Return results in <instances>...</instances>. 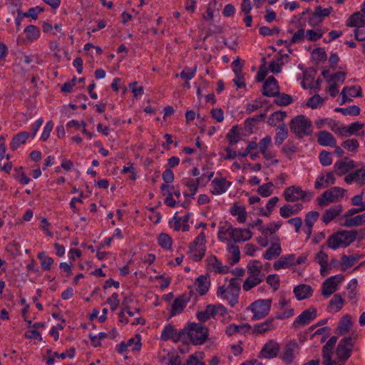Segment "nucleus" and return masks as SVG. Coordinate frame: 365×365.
I'll return each instance as SVG.
<instances>
[{
	"label": "nucleus",
	"instance_id": "1",
	"mask_svg": "<svg viewBox=\"0 0 365 365\" xmlns=\"http://www.w3.org/2000/svg\"><path fill=\"white\" fill-rule=\"evenodd\" d=\"M248 277L242 284L245 292H248L259 284L264 279V274L262 272V264L259 260H252L247 265Z\"/></svg>",
	"mask_w": 365,
	"mask_h": 365
},
{
	"label": "nucleus",
	"instance_id": "2",
	"mask_svg": "<svg viewBox=\"0 0 365 365\" xmlns=\"http://www.w3.org/2000/svg\"><path fill=\"white\" fill-rule=\"evenodd\" d=\"M358 235L356 230H341L330 235L327 240L328 247L336 250L339 247H346L355 241Z\"/></svg>",
	"mask_w": 365,
	"mask_h": 365
},
{
	"label": "nucleus",
	"instance_id": "3",
	"mask_svg": "<svg viewBox=\"0 0 365 365\" xmlns=\"http://www.w3.org/2000/svg\"><path fill=\"white\" fill-rule=\"evenodd\" d=\"M289 128L291 132L299 138L309 135L312 133V123L304 115H299L292 118L289 123Z\"/></svg>",
	"mask_w": 365,
	"mask_h": 365
},
{
	"label": "nucleus",
	"instance_id": "4",
	"mask_svg": "<svg viewBox=\"0 0 365 365\" xmlns=\"http://www.w3.org/2000/svg\"><path fill=\"white\" fill-rule=\"evenodd\" d=\"M346 192V190L338 186L328 189L317 198L318 205L325 207L331 203L338 202L344 198Z\"/></svg>",
	"mask_w": 365,
	"mask_h": 365
},
{
	"label": "nucleus",
	"instance_id": "5",
	"mask_svg": "<svg viewBox=\"0 0 365 365\" xmlns=\"http://www.w3.org/2000/svg\"><path fill=\"white\" fill-rule=\"evenodd\" d=\"M206 237L203 232H201L189 245V252L191 258L195 262L200 261L205 256L206 251Z\"/></svg>",
	"mask_w": 365,
	"mask_h": 365
},
{
	"label": "nucleus",
	"instance_id": "6",
	"mask_svg": "<svg viewBox=\"0 0 365 365\" xmlns=\"http://www.w3.org/2000/svg\"><path fill=\"white\" fill-rule=\"evenodd\" d=\"M272 299H258L252 302L247 309L253 313L252 319L259 320L267 316L270 312Z\"/></svg>",
	"mask_w": 365,
	"mask_h": 365
},
{
	"label": "nucleus",
	"instance_id": "7",
	"mask_svg": "<svg viewBox=\"0 0 365 365\" xmlns=\"http://www.w3.org/2000/svg\"><path fill=\"white\" fill-rule=\"evenodd\" d=\"M187 336L193 344H202L208 336V329L200 324L192 323L187 328Z\"/></svg>",
	"mask_w": 365,
	"mask_h": 365
},
{
	"label": "nucleus",
	"instance_id": "8",
	"mask_svg": "<svg viewBox=\"0 0 365 365\" xmlns=\"http://www.w3.org/2000/svg\"><path fill=\"white\" fill-rule=\"evenodd\" d=\"M227 314V310L224 306L221 304H210L207 305L204 310L197 312V318L200 322H205L212 317H216L217 316L224 317Z\"/></svg>",
	"mask_w": 365,
	"mask_h": 365
},
{
	"label": "nucleus",
	"instance_id": "9",
	"mask_svg": "<svg viewBox=\"0 0 365 365\" xmlns=\"http://www.w3.org/2000/svg\"><path fill=\"white\" fill-rule=\"evenodd\" d=\"M284 199L287 202H294L299 200L309 201L312 195H308L306 191L302 190L299 186H290L284 189L283 192Z\"/></svg>",
	"mask_w": 365,
	"mask_h": 365
},
{
	"label": "nucleus",
	"instance_id": "10",
	"mask_svg": "<svg viewBox=\"0 0 365 365\" xmlns=\"http://www.w3.org/2000/svg\"><path fill=\"white\" fill-rule=\"evenodd\" d=\"M344 276L341 274L331 276L327 278L322 285V294L327 298L334 293L339 288V285L343 282Z\"/></svg>",
	"mask_w": 365,
	"mask_h": 365
},
{
	"label": "nucleus",
	"instance_id": "11",
	"mask_svg": "<svg viewBox=\"0 0 365 365\" xmlns=\"http://www.w3.org/2000/svg\"><path fill=\"white\" fill-rule=\"evenodd\" d=\"M352 347L353 343L350 336L341 339L336 350V354L339 359L343 361H346L351 354Z\"/></svg>",
	"mask_w": 365,
	"mask_h": 365
},
{
	"label": "nucleus",
	"instance_id": "12",
	"mask_svg": "<svg viewBox=\"0 0 365 365\" xmlns=\"http://www.w3.org/2000/svg\"><path fill=\"white\" fill-rule=\"evenodd\" d=\"M278 325L277 317H269L263 322L255 324L251 329L253 334H264L276 329Z\"/></svg>",
	"mask_w": 365,
	"mask_h": 365
},
{
	"label": "nucleus",
	"instance_id": "13",
	"mask_svg": "<svg viewBox=\"0 0 365 365\" xmlns=\"http://www.w3.org/2000/svg\"><path fill=\"white\" fill-rule=\"evenodd\" d=\"M231 185L232 182L226 178H215L211 182L210 191L214 195H221L225 193Z\"/></svg>",
	"mask_w": 365,
	"mask_h": 365
},
{
	"label": "nucleus",
	"instance_id": "14",
	"mask_svg": "<svg viewBox=\"0 0 365 365\" xmlns=\"http://www.w3.org/2000/svg\"><path fill=\"white\" fill-rule=\"evenodd\" d=\"M317 317V310L314 307H310L303 311L294 321L293 326L295 328L304 326Z\"/></svg>",
	"mask_w": 365,
	"mask_h": 365
},
{
	"label": "nucleus",
	"instance_id": "15",
	"mask_svg": "<svg viewBox=\"0 0 365 365\" xmlns=\"http://www.w3.org/2000/svg\"><path fill=\"white\" fill-rule=\"evenodd\" d=\"M279 351V344L274 340H269L263 346L258 357L260 359H272L277 356Z\"/></svg>",
	"mask_w": 365,
	"mask_h": 365
},
{
	"label": "nucleus",
	"instance_id": "16",
	"mask_svg": "<svg viewBox=\"0 0 365 365\" xmlns=\"http://www.w3.org/2000/svg\"><path fill=\"white\" fill-rule=\"evenodd\" d=\"M217 296L222 299L227 300L231 307H234L238 302L239 294L225 285L218 288Z\"/></svg>",
	"mask_w": 365,
	"mask_h": 365
},
{
	"label": "nucleus",
	"instance_id": "17",
	"mask_svg": "<svg viewBox=\"0 0 365 365\" xmlns=\"http://www.w3.org/2000/svg\"><path fill=\"white\" fill-rule=\"evenodd\" d=\"M191 292L189 294H182L177 297L171 305L170 316L173 317L180 314L186 307L187 302L190 300Z\"/></svg>",
	"mask_w": 365,
	"mask_h": 365
},
{
	"label": "nucleus",
	"instance_id": "18",
	"mask_svg": "<svg viewBox=\"0 0 365 365\" xmlns=\"http://www.w3.org/2000/svg\"><path fill=\"white\" fill-rule=\"evenodd\" d=\"M252 235L249 229L232 227L230 240L235 243H241L250 240Z\"/></svg>",
	"mask_w": 365,
	"mask_h": 365
},
{
	"label": "nucleus",
	"instance_id": "19",
	"mask_svg": "<svg viewBox=\"0 0 365 365\" xmlns=\"http://www.w3.org/2000/svg\"><path fill=\"white\" fill-rule=\"evenodd\" d=\"M279 93V87L276 78L273 76H269L264 81L262 88V94L265 96L273 97L276 96Z\"/></svg>",
	"mask_w": 365,
	"mask_h": 365
},
{
	"label": "nucleus",
	"instance_id": "20",
	"mask_svg": "<svg viewBox=\"0 0 365 365\" xmlns=\"http://www.w3.org/2000/svg\"><path fill=\"white\" fill-rule=\"evenodd\" d=\"M347 184L356 183L359 187L365 185V168H361L355 171L349 173L344 178Z\"/></svg>",
	"mask_w": 365,
	"mask_h": 365
},
{
	"label": "nucleus",
	"instance_id": "21",
	"mask_svg": "<svg viewBox=\"0 0 365 365\" xmlns=\"http://www.w3.org/2000/svg\"><path fill=\"white\" fill-rule=\"evenodd\" d=\"M336 182L334 175L331 172H327L319 175L314 182V188L320 190L334 185Z\"/></svg>",
	"mask_w": 365,
	"mask_h": 365
},
{
	"label": "nucleus",
	"instance_id": "22",
	"mask_svg": "<svg viewBox=\"0 0 365 365\" xmlns=\"http://www.w3.org/2000/svg\"><path fill=\"white\" fill-rule=\"evenodd\" d=\"M356 165L355 162L352 160L344 159L341 160L336 161L334 165V170L335 173L341 176L355 168Z\"/></svg>",
	"mask_w": 365,
	"mask_h": 365
},
{
	"label": "nucleus",
	"instance_id": "23",
	"mask_svg": "<svg viewBox=\"0 0 365 365\" xmlns=\"http://www.w3.org/2000/svg\"><path fill=\"white\" fill-rule=\"evenodd\" d=\"M337 341V337L335 336H331L323 346L322 355L324 358V365H334V362L331 360L332 349L336 345Z\"/></svg>",
	"mask_w": 365,
	"mask_h": 365
},
{
	"label": "nucleus",
	"instance_id": "24",
	"mask_svg": "<svg viewBox=\"0 0 365 365\" xmlns=\"http://www.w3.org/2000/svg\"><path fill=\"white\" fill-rule=\"evenodd\" d=\"M342 102L341 105L346 102L352 101L351 98L361 96V89L359 86H354L350 87H344L341 91Z\"/></svg>",
	"mask_w": 365,
	"mask_h": 365
},
{
	"label": "nucleus",
	"instance_id": "25",
	"mask_svg": "<svg viewBox=\"0 0 365 365\" xmlns=\"http://www.w3.org/2000/svg\"><path fill=\"white\" fill-rule=\"evenodd\" d=\"M207 265L209 269L215 273L227 274L230 271L229 267L223 265L215 256H211L207 259Z\"/></svg>",
	"mask_w": 365,
	"mask_h": 365
},
{
	"label": "nucleus",
	"instance_id": "26",
	"mask_svg": "<svg viewBox=\"0 0 365 365\" xmlns=\"http://www.w3.org/2000/svg\"><path fill=\"white\" fill-rule=\"evenodd\" d=\"M251 328V326L247 323L230 324L226 327L225 331L228 336H232L236 334H245L249 332Z\"/></svg>",
	"mask_w": 365,
	"mask_h": 365
},
{
	"label": "nucleus",
	"instance_id": "27",
	"mask_svg": "<svg viewBox=\"0 0 365 365\" xmlns=\"http://www.w3.org/2000/svg\"><path fill=\"white\" fill-rule=\"evenodd\" d=\"M343 207L341 205H336L327 209L322 216V221L326 225L329 224L338 217L341 213Z\"/></svg>",
	"mask_w": 365,
	"mask_h": 365
},
{
	"label": "nucleus",
	"instance_id": "28",
	"mask_svg": "<svg viewBox=\"0 0 365 365\" xmlns=\"http://www.w3.org/2000/svg\"><path fill=\"white\" fill-rule=\"evenodd\" d=\"M293 292L295 297L301 301L310 297L313 294V289L308 284H299L294 287Z\"/></svg>",
	"mask_w": 365,
	"mask_h": 365
},
{
	"label": "nucleus",
	"instance_id": "29",
	"mask_svg": "<svg viewBox=\"0 0 365 365\" xmlns=\"http://www.w3.org/2000/svg\"><path fill=\"white\" fill-rule=\"evenodd\" d=\"M295 255L289 254L282 256L278 260L275 261L273 264V267L275 270L280 269H286L294 264Z\"/></svg>",
	"mask_w": 365,
	"mask_h": 365
},
{
	"label": "nucleus",
	"instance_id": "30",
	"mask_svg": "<svg viewBox=\"0 0 365 365\" xmlns=\"http://www.w3.org/2000/svg\"><path fill=\"white\" fill-rule=\"evenodd\" d=\"M210 285V281L207 275H200L195 282L196 290L200 295H204L208 292Z\"/></svg>",
	"mask_w": 365,
	"mask_h": 365
},
{
	"label": "nucleus",
	"instance_id": "31",
	"mask_svg": "<svg viewBox=\"0 0 365 365\" xmlns=\"http://www.w3.org/2000/svg\"><path fill=\"white\" fill-rule=\"evenodd\" d=\"M336 139L329 132L322 130L317 134V143L322 146L336 147Z\"/></svg>",
	"mask_w": 365,
	"mask_h": 365
},
{
	"label": "nucleus",
	"instance_id": "32",
	"mask_svg": "<svg viewBox=\"0 0 365 365\" xmlns=\"http://www.w3.org/2000/svg\"><path fill=\"white\" fill-rule=\"evenodd\" d=\"M180 334L178 333L177 329L171 324H167L161 331V339L163 341L173 340L177 341L180 339Z\"/></svg>",
	"mask_w": 365,
	"mask_h": 365
},
{
	"label": "nucleus",
	"instance_id": "33",
	"mask_svg": "<svg viewBox=\"0 0 365 365\" xmlns=\"http://www.w3.org/2000/svg\"><path fill=\"white\" fill-rule=\"evenodd\" d=\"M364 127V124L359 122H354L349 124L347 126L344 125L343 129V135L342 137H348L351 135H359L364 136V132L362 131L361 134H359L358 132Z\"/></svg>",
	"mask_w": 365,
	"mask_h": 365
},
{
	"label": "nucleus",
	"instance_id": "34",
	"mask_svg": "<svg viewBox=\"0 0 365 365\" xmlns=\"http://www.w3.org/2000/svg\"><path fill=\"white\" fill-rule=\"evenodd\" d=\"M230 212L232 216H237V220L240 224L244 223L247 220V213L245 206L234 203L230 209Z\"/></svg>",
	"mask_w": 365,
	"mask_h": 365
},
{
	"label": "nucleus",
	"instance_id": "35",
	"mask_svg": "<svg viewBox=\"0 0 365 365\" xmlns=\"http://www.w3.org/2000/svg\"><path fill=\"white\" fill-rule=\"evenodd\" d=\"M182 182L183 183V185L187 187L190 191V195L184 193V195L190 196V197L194 198L195 195H196L198 190L199 185L201 183L200 178H197L194 180L190 178H185L182 179Z\"/></svg>",
	"mask_w": 365,
	"mask_h": 365
},
{
	"label": "nucleus",
	"instance_id": "36",
	"mask_svg": "<svg viewBox=\"0 0 365 365\" xmlns=\"http://www.w3.org/2000/svg\"><path fill=\"white\" fill-rule=\"evenodd\" d=\"M346 25L351 27L361 28L365 25V14L356 12L349 19Z\"/></svg>",
	"mask_w": 365,
	"mask_h": 365
},
{
	"label": "nucleus",
	"instance_id": "37",
	"mask_svg": "<svg viewBox=\"0 0 365 365\" xmlns=\"http://www.w3.org/2000/svg\"><path fill=\"white\" fill-rule=\"evenodd\" d=\"M352 327L351 317L349 314L344 315L337 326V334L344 335L347 334Z\"/></svg>",
	"mask_w": 365,
	"mask_h": 365
},
{
	"label": "nucleus",
	"instance_id": "38",
	"mask_svg": "<svg viewBox=\"0 0 365 365\" xmlns=\"http://www.w3.org/2000/svg\"><path fill=\"white\" fill-rule=\"evenodd\" d=\"M29 137V133L27 131H22L16 135H15L10 143V148L11 150H15L18 148H19L21 145L24 144L28 138Z\"/></svg>",
	"mask_w": 365,
	"mask_h": 365
},
{
	"label": "nucleus",
	"instance_id": "39",
	"mask_svg": "<svg viewBox=\"0 0 365 365\" xmlns=\"http://www.w3.org/2000/svg\"><path fill=\"white\" fill-rule=\"evenodd\" d=\"M282 253V247L279 243H272L271 246L263 253V258L271 260L278 257Z\"/></svg>",
	"mask_w": 365,
	"mask_h": 365
},
{
	"label": "nucleus",
	"instance_id": "40",
	"mask_svg": "<svg viewBox=\"0 0 365 365\" xmlns=\"http://www.w3.org/2000/svg\"><path fill=\"white\" fill-rule=\"evenodd\" d=\"M303 208L302 205H296L292 206L291 205H284L279 209V214L283 218H287L291 215L297 214Z\"/></svg>",
	"mask_w": 365,
	"mask_h": 365
},
{
	"label": "nucleus",
	"instance_id": "41",
	"mask_svg": "<svg viewBox=\"0 0 365 365\" xmlns=\"http://www.w3.org/2000/svg\"><path fill=\"white\" fill-rule=\"evenodd\" d=\"M365 225V212L345 219L343 225L346 227H359Z\"/></svg>",
	"mask_w": 365,
	"mask_h": 365
},
{
	"label": "nucleus",
	"instance_id": "42",
	"mask_svg": "<svg viewBox=\"0 0 365 365\" xmlns=\"http://www.w3.org/2000/svg\"><path fill=\"white\" fill-rule=\"evenodd\" d=\"M232 229V225L230 223H225L223 225H220L217 232L219 240L221 242L229 241L231 237Z\"/></svg>",
	"mask_w": 365,
	"mask_h": 365
},
{
	"label": "nucleus",
	"instance_id": "43",
	"mask_svg": "<svg viewBox=\"0 0 365 365\" xmlns=\"http://www.w3.org/2000/svg\"><path fill=\"white\" fill-rule=\"evenodd\" d=\"M288 136V130L285 124L279 125L276 129V135L274 137V143L279 146L287 139Z\"/></svg>",
	"mask_w": 365,
	"mask_h": 365
},
{
	"label": "nucleus",
	"instance_id": "44",
	"mask_svg": "<svg viewBox=\"0 0 365 365\" xmlns=\"http://www.w3.org/2000/svg\"><path fill=\"white\" fill-rule=\"evenodd\" d=\"M227 251L230 254V261L232 264H237L240 259V251L238 246L229 243L227 245Z\"/></svg>",
	"mask_w": 365,
	"mask_h": 365
},
{
	"label": "nucleus",
	"instance_id": "45",
	"mask_svg": "<svg viewBox=\"0 0 365 365\" xmlns=\"http://www.w3.org/2000/svg\"><path fill=\"white\" fill-rule=\"evenodd\" d=\"M240 130V128L238 125H234L227 133L226 138L227 139L230 145L233 146L239 142Z\"/></svg>",
	"mask_w": 365,
	"mask_h": 365
},
{
	"label": "nucleus",
	"instance_id": "46",
	"mask_svg": "<svg viewBox=\"0 0 365 365\" xmlns=\"http://www.w3.org/2000/svg\"><path fill=\"white\" fill-rule=\"evenodd\" d=\"M282 222L280 221L271 222L266 227H259V230L264 235L274 234L281 227Z\"/></svg>",
	"mask_w": 365,
	"mask_h": 365
},
{
	"label": "nucleus",
	"instance_id": "47",
	"mask_svg": "<svg viewBox=\"0 0 365 365\" xmlns=\"http://www.w3.org/2000/svg\"><path fill=\"white\" fill-rule=\"evenodd\" d=\"M24 32L26 34V38L30 41H34L37 40L40 36V29L34 26L29 25L24 29Z\"/></svg>",
	"mask_w": 365,
	"mask_h": 365
},
{
	"label": "nucleus",
	"instance_id": "48",
	"mask_svg": "<svg viewBox=\"0 0 365 365\" xmlns=\"http://www.w3.org/2000/svg\"><path fill=\"white\" fill-rule=\"evenodd\" d=\"M344 301L339 294H334L329 302V307L331 310L337 312L340 311L344 305Z\"/></svg>",
	"mask_w": 365,
	"mask_h": 365
},
{
	"label": "nucleus",
	"instance_id": "49",
	"mask_svg": "<svg viewBox=\"0 0 365 365\" xmlns=\"http://www.w3.org/2000/svg\"><path fill=\"white\" fill-rule=\"evenodd\" d=\"M37 257L41 260V266L43 270L48 271L51 269L54 262L52 257L47 256L44 252H39Z\"/></svg>",
	"mask_w": 365,
	"mask_h": 365
},
{
	"label": "nucleus",
	"instance_id": "50",
	"mask_svg": "<svg viewBox=\"0 0 365 365\" xmlns=\"http://www.w3.org/2000/svg\"><path fill=\"white\" fill-rule=\"evenodd\" d=\"M324 104V98L318 94H315L308 99L306 105L312 109H317L322 107Z\"/></svg>",
	"mask_w": 365,
	"mask_h": 365
},
{
	"label": "nucleus",
	"instance_id": "51",
	"mask_svg": "<svg viewBox=\"0 0 365 365\" xmlns=\"http://www.w3.org/2000/svg\"><path fill=\"white\" fill-rule=\"evenodd\" d=\"M159 245L165 250H170L172 247V238L166 233H161L158 237Z\"/></svg>",
	"mask_w": 365,
	"mask_h": 365
},
{
	"label": "nucleus",
	"instance_id": "52",
	"mask_svg": "<svg viewBox=\"0 0 365 365\" xmlns=\"http://www.w3.org/2000/svg\"><path fill=\"white\" fill-rule=\"evenodd\" d=\"M203 353H195L191 354L183 365H206L202 361Z\"/></svg>",
	"mask_w": 365,
	"mask_h": 365
},
{
	"label": "nucleus",
	"instance_id": "53",
	"mask_svg": "<svg viewBox=\"0 0 365 365\" xmlns=\"http://www.w3.org/2000/svg\"><path fill=\"white\" fill-rule=\"evenodd\" d=\"M274 99V103L279 106H286L291 104L293 101L292 97L287 93L277 94Z\"/></svg>",
	"mask_w": 365,
	"mask_h": 365
},
{
	"label": "nucleus",
	"instance_id": "54",
	"mask_svg": "<svg viewBox=\"0 0 365 365\" xmlns=\"http://www.w3.org/2000/svg\"><path fill=\"white\" fill-rule=\"evenodd\" d=\"M287 116V114L285 111H276L271 115L268 122L270 125L274 126L277 123L283 121Z\"/></svg>",
	"mask_w": 365,
	"mask_h": 365
},
{
	"label": "nucleus",
	"instance_id": "55",
	"mask_svg": "<svg viewBox=\"0 0 365 365\" xmlns=\"http://www.w3.org/2000/svg\"><path fill=\"white\" fill-rule=\"evenodd\" d=\"M359 259L356 256H347L344 255L341 257V270L345 271L347 268L352 267Z\"/></svg>",
	"mask_w": 365,
	"mask_h": 365
},
{
	"label": "nucleus",
	"instance_id": "56",
	"mask_svg": "<svg viewBox=\"0 0 365 365\" xmlns=\"http://www.w3.org/2000/svg\"><path fill=\"white\" fill-rule=\"evenodd\" d=\"M336 112H340L344 115H354L356 116L360 114V108L357 106H351L346 108H336Z\"/></svg>",
	"mask_w": 365,
	"mask_h": 365
},
{
	"label": "nucleus",
	"instance_id": "57",
	"mask_svg": "<svg viewBox=\"0 0 365 365\" xmlns=\"http://www.w3.org/2000/svg\"><path fill=\"white\" fill-rule=\"evenodd\" d=\"M341 147L349 152L356 153L359 147V143L356 139L350 138L344 140L341 143Z\"/></svg>",
	"mask_w": 365,
	"mask_h": 365
},
{
	"label": "nucleus",
	"instance_id": "58",
	"mask_svg": "<svg viewBox=\"0 0 365 365\" xmlns=\"http://www.w3.org/2000/svg\"><path fill=\"white\" fill-rule=\"evenodd\" d=\"M324 33L325 31L321 29H317L316 30H307L306 31V38L310 41H315L321 38Z\"/></svg>",
	"mask_w": 365,
	"mask_h": 365
},
{
	"label": "nucleus",
	"instance_id": "59",
	"mask_svg": "<svg viewBox=\"0 0 365 365\" xmlns=\"http://www.w3.org/2000/svg\"><path fill=\"white\" fill-rule=\"evenodd\" d=\"M141 337L140 334H136L134 337L130 338L127 342V346L130 348L133 351H136L141 348Z\"/></svg>",
	"mask_w": 365,
	"mask_h": 365
},
{
	"label": "nucleus",
	"instance_id": "60",
	"mask_svg": "<svg viewBox=\"0 0 365 365\" xmlns=\"http://www.w3.org/2000/svg\"><path fill=\"white\" fill-rule=\"evenodd\" d=\"M281 358L284 363L287 364H291L294 359L293 347L290 345L287 346L283 351Z\"/></svg>",
	"mask_w": 365,
	"mask_h": 365
},
{
	"label": "nucleus",
	"instance_id": "61",
	"mask_svg": "<svg viewBox=\"0 0 365 365\" xmlns=\"http://www.w3.org/2000/svg\"><path fill=\"white\" fill-rule=\"evenodd\" d=\"M272 145V138L270 135H266L264 138L261 139L258 143V147L260 153L262 155H265V152L268 150V148Z\"/></svg>",
	"mask_w": 365,
	"mask_h": 365
},
{
	"label": "nucleus",
	"instance_id": "62",
	"mask_svg": "<svg viewBox=\"0 0 365 365\" xmlns=\"http://www.w3.org/2000/svg\"><path fill=\"white\" fill-rule=\"evenodd\" d=\"M328 127L336 135L342 137L344 125H341L339 122L330 118L328 120Z\"/></svg>",
	"mask_w": 365,
	"mask_h": 365
},
{
	"label": "nucleus",
	"instance_id": "63",
	"mask_svg": "<svg viewBox=\"0 0 365 365\" xmlns=\"http://www.w3.org/2000/svg\"><path fill=\"white\" fill-rule=\"evenodd\" d=\"M319 217V213L317 211H309L307 212L304 218L305 226H314Z\"/></svg>",
	"mask_w": 365,
	"mask_h": 365
},
{
	"label": "nucleus",
	"instance_id": "64",
	"mask_svg": "<svg viewBox=\"0 0 365 365\" xmlns=\"http://www.w3.org/2000/svg\"><path fill=\"white\" fill-rule=\"evenodd\" d=\"M320 163L323 166H329L332 163V157L331 153L323 150L319 155Z\"/></svg>",
	"mask_w": 365,
	"mask_h": 365
}]
</instances>
